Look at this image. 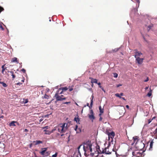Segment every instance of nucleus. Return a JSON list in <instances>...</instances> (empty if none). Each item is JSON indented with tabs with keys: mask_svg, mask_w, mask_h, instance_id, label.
Returning a JSON list of instances; mask_svg holds the SVG:
<instances>
[{
	"mask_svg": "<svg viewBox=\"0 0 157 157\" xmlns=\"http://www.w3.org/2000/svg\"><path fill=\"white\" fill-rule=\"evenodd\" d=\"M92 145L90 141H88L84 143L83 148L85 151L84 155L86 156H87L90 155L89 154H87L86 152H92Z\"/></svg>",
	"mask_w": 157,
	"mask_h": 157,
	"instance_id": "f257e3e1",
	"label": "nucleus"
},
{
	"mask_svg": "<svg viewBox=\"0 0 157 157\" xmlns=\"http://www.w3.org/2000/svg\"><path fill=\"white\" fill-rule=\"evenodd\" d=\"M55 96L56 97V100L57 101H62L65 100L66 99V98L65 97H61V96H59V95H57V94H55Z\"/></svg>",
	"mask_w": 157,
	"mask_h": 157,
	"instance_id": "f03ea898",
	"label": "nucleus"
},
{
	"mask_svg": "<svg viewBox=\"0 0 157 157\" xmlns=\"http://www.w3.org/2000/svg\"><path fill=\"white\" fill-rule=\"evenodd\" d=\"M132 154L133 156H135L137 157H141L142 155L141 153L138 151H135L133 152Z\"/></svg>",
	"mask_w": 157,
	"mask_h": 157,
	"instance_id": "7ed1b4c3",
	"label": "nucleus"
},
{
	"mask_svg": "<svg viewBox=\"0 0 157 157\" xmlns=\"http://www.w3.org/2000/svg\"><path fill=\"white\" fill-rule=\"evenodd\" d=\"M106 133L108 136V138L109 139H110V138L113 139L115 136V133L113 131H112L111 132H106Z\"/></svg>",
	"mask_w": 157,
	"mask_h": 157,
	"instance_id": "20e7f679",
	"label": "nucleus"
},
{
	"mask_svg": "<svg viewBox=\"0 0 157 157\" xmlns=\"http://www.w3.org/2000/svg\"><path fill=\"white\" fill-rule=\"evenodd\" d=\"M61 124V125H60V133L64 132L66 131V129H67V128H65L66 123H64Z\"/></svg>",
	"mask_w": 157,
	"mask_h": 157,
	"instance_id": "39448f33",
	"label": "nucleus"
},
{
	"mask_svg": "<svg viewBox=\"0 0 157 157\" xmlns=\"http://www.w3.org/2000/svg\"><path fill=\"white\" fill-rule=\"evenodd\" d=\"M90 114H89V118L91 120H92V121L95 119V117L94 116V112L93 111L92 109H91L90 110Z\"/></svg>",
	"mask_w": 157,
	"mask_h": 157,
	"instance_id": "423d86ee",
	"label": "nucleus"
},
{
	"mask_svg": "<svg viewBox=\"0 0 157 157\" xmlns=\"http://www.w3.org/2000/svg\"><path fill=\"white\" fill-rule=\"evenodd\" d=\"M134 51H135V57L136 58L139 57L142 54L140 52L137 51V50H135Z\"/></svg>",
	"mask_w": 157,
	"mask_h": 157,
	"instance_id": "0eeeda50",
	"label": "nucleus"
},
{
	"mask_svg": "<svg viewBox=\"0 0 157 157\" xmlns=\"http://www.w3.org/2000/svg\"><path fill=\"white\" fill-rule=\"evenodd\" d=\"M57 128H54L51 131H49L48 130H44V131L45 132V134L50 135L51 133H53L54 131L56 130Z\"/></svg>",
	"mask_w": 157,
	"mask_h": 157,
	"instance_id": "6e6552de",
	"label": "nucleus"
},
{
	"mask_svg": "<svg viewBox=\"0 0 157 157\" xmlns=\"http://www.w3.org/2000/svg\"><path fill=\"white\" fill-rule=\"evenodd\" d=\"M144 59V58H140V57H138L136 58V60L138 64H140L143 63Z\"/></svg>",
	"mask_w": 157,
	"mask_h": 157,
	"instance_id": "1a4fd4ad",
	"label": "nucleus"
},
{
	"mask_svg": "<svg viewBox=\"0 0 157 157\" xmlns=\"http://www.w3.org/2000/svg\"><path fill=\"white\" fill-rule=\"evenodd\" d=\"M78 125H76L75 128V130L76 132L77 133H80L81 132V129L80 128H78Z\"/></svg>",
	"mask_w": 157,
	"mask_h": 157,
	"instance_id": "9d476101",
	"label": "nucleus"
},
{
	"mask_svg": "<svg viewBox=\"0 0 157 157\" xmlns=\"http://www.w3.org/2000/svg\"><path fill=\"white\" fill-rule=\"evenodd\" d=\"M11 62H17V63H19L18 60H17V58L16 57H14L11 60Z\"/></svg>",
	"mask_w": 157,
	"mask_h": 157,
	"instance_id": "9b49d317",
	"label": "nucleus"
},
{
	"mask_svg": "<svg viewBox=\"0 0 157 157\" xmlns=\"http://www.w3.org/2000/svg\"><path fill=\"white\" fill-rule=\"evenodd\" d=\"M151 134L152 136L154 135H155L156 136H157V127L155 131L153 132H151Z\"/></svg>",
	"mask_w": 157,
	"mask_h": 157,
	"instance_id": "f8f14e48",
	"label": "nucleus"
},
{
	"mask_svg": "<svg viewBox=\"0 0 157 157\" xmlns=\"http://www.w3.org/2000/svg\"><path fill=\"white\" fill-rule=\"evenodd\" d=\"M62 90L61 89V88L59 89L56 94H57V95L62 94L63 92L62 91Z\"/></svg>",
	"mask_w": 157,
	"mask_h": 157,
	"instance_id": "ddd939ff",
	"label": "nucleus"
},
{
	"mask_svg": "<svg viewBox=\"0 0 157 157\" xmlns=\"http://www.w3.org/2000/svg\"><path fill=\"white\" fill-rule=\"evenodd\" d=\"M138 137L137 136H135L134 137H133V139L134 140V143H136V144L138 141Z\"/></svg>",
	"mask_w": 157,
	"mask_h": 157,
	"instance_id": "4468645a",
	"label": "nucleus"
},
{
	"mask_svg": "<svg viewBox=\"0 0 157 157\" xmlns=\"http://www.w3.org/2000/svg\"><path fill=\"white\" fill-rule=\"evenodd\" d=\"M153 27V24H151L150 25L147 26V29L148 31L150 30L152 27Z\"/></svg>",
	"mask_w": 157,
	"mask_h": 157,
	"instance_id": "2eb2a0df",
	"label": "nucleus"
},
{
	"mask_svg": "<svg viewBox=\"0 0 157 157\" xmlns=\"http://www.w3.org/2000/svg\"><path fill=\"white\" fill-rule=\"evenodd\" d=\"M17 122V121H11L10 124V126H16V125L15 124V123H16Z\"/></svg>",
	"mask_w": 157,
	"mask_h": 157,
	"instance_id": "dca6fc26",
	"label": "nucleus"
},
{
	"mask_svg": "<svg viewBox=\"0 0 157 157\" xmlns=\"http://www.w3.org/2000/svg\"><path fill=\"white\" fill-rule=\"evenodd\" d=\"M153 143H154V142H153V140L151 141V142L150 143L149 150H151V149L152 148V146H153Z\"/></svg>",
	"mask_w": 157,
	"mask_h": 157,
	"instance_id": "f3484780",
	"label": "nucleus"
},
{
	"mask_svg": "<svg viewBox=\"0 0 157 157\" xmlns=\"http://www.w3.org/2000/svg\"><path fill=\"white\" fill-rule=\"evenodd\" d=\"M61 88L62 90V91L63 92L67 90L68 89V88L66 87H61Z\"/></svg>",
	"mask_w": 157,
	"mask_h": 157,
	"instance_id": "a211bd4d",
	"label": "nucleus"
},
{
	"mask_svg": "<svg viewBox=\"0 0 157 157\" xmlns=\"http://www.w3.org/2000/svg\"><path fill=\"white\" fill-rule=\"evenodd\" d=\"M156 118V117H154L152 118V119H148V124H150L151 122V121H152L153 120H154V119H155Z\"/></svg>",
	"mask_w": 157,
	"mask_h": 157,
	"instance_id": "6ab92c4d",
	"label": "nucleus"
},
{
	"mask_svg": "<svg viewBox=\"0 0 157 157\" xmlns=\"http://www.w3.org/2000/svg\"><path fill=\"white\" fill-rule=\"evenodd\" d=\"M91 82L98 83V80L96 79L92 78L91 80Z\"/></svg>",
	"mask_w": 157,
	"mask_h": 157,
	"instance_id": "aec40b11",
	"label": "nucleus"
},
{
	"mask_svg": "<svg viewBox=\"0 0 157 157\" xmlns=\"http://www.w3.org/2000/svg\"><path fill=\"white\" fill-rule=\"evenodd\" d=\"M10 72L12 76L13 80L15 78V75L14 74V72L13 71H10Z\"/></svg>",
	"mask_w": 157,
	"mask_h": 157,
	"instance_id": "412c9836",
	"label": "nucleus"
},
{
	"mask_svg": "<svg viewBox=\"0 0 157 157\" xmlns=\"http://www.w3.org/2000/svg\"><path fill=\"white\" fill-rule=\"evenodd\" d=\"M99 109L100 113H103L104 112V109L103 108H102L101 106H99Z\"/></svg>",
	"mask_w": 157,
	"mask_h": 157,
	"instance_id": "4be33fe9",
	"label": "nucleus"
},
{
	"mask_svg": "<svg viewBox=\"0 0 157 157\" xmlns=\"http://www.w3.org/2000/svg\"><path fill=\"white\" fill-rule=\"evenodd\" d=\"M78 117V116L77 117H75L74 119V121H75L77 123H78V122L79 123V119Z\"/></svg>",
	"mask_w": 157,
	"mask_h": 157,
	"instance_id": "5701e85b",
	"label": "nucleus"
},
{
	"mask_svg": "<svg viewBox=\"0 0 157 157\" xmlns=\"http://www.w3.org/2000/svg\"><path fill=\"white\" fill-rule=\"evenodd\" d=\"M5 66V65H2V74H3L4 71L5 70V69L6 68H4Z\"/></svg>",
	"mask_w": 157,
	"mask_h": 157,
	"instance_id": "b1692460",
	"label": "nucleus"
},
{
	"mask_svg": "<svg viewBox=\"0 0 157 157\" xmlns=\"http://www.w3.org/2000/svg\"><path fill=\"white\" fill-rule=\"evenodd\" d=\"M109 149V148L108 147L107 148H105V149H104L102 151V153H105L106 154V151L107 150Z\"/></svg>",
	"mask_w": 157,
	"mask_h": 157,
	"instance_id": "393cba45",
	"label": "nucleus"
},
{
	"mask_svg": "<svg viewBox=\"0 0 157 157\" xmlns=\"http://www.w3.org/2000/svg\"><path fill=\"white\" fill-rule=\"evenodd\" d=\"M36 144H40L42 143V141H40V140H36Z\"/></svg>",
	"mask_w": 157,
	"mask_h": 157,
	"instance_id": "a878e982",
	"label": "nucleus"
},
{
	"mask_svg": "<svg viewBox=\"0 0 157 157\" xmlns=\"http://www.w3.org/2000/svg\"><path fill=\"white\" fill-rule=\"evenodd\" d=\"M91 97H92V99L91 100V102H90V106H91V107H92V105H93V98H94V96H93L92 95Z\"/></svg>",
	"mask_w": 157,
	"mask_h": 157,
	"instance_id": "bb28decb",
	"label": "nucleus"
},
{
	"mask_svg": "<svg viewBox=\"0 0 157 157\" xmlns=\"http://www.w3.org/2000/svg\"><path fill=\"white\" fill-rule=\"evenodd\" d=\"M45 152V150H42V151L40 152V153L42 155H44Z\"/></svg>",
	"mask_w": 157,
	"mask_h": 157,
	"instance_id": "cd10ccee",
	"label": "nucleus"
},
{
	"mask_svg": "<svg viewBox=\"0 0 157 157\" xmlns=\"http://www.w3.org/2000/svg\"><path fill=\"white\" fill-rule=\"evenodd\" d=\"M68 89L69 91H71L73 90V86L70 87V86H69Z\"/></svg>",
	"mask_w": 157,
	"mask_h": 157,
	"instance_id": "c85d7f7f",
	"label": "nucleus"
},
{
	"mask_svg": "<svg viewBox=\"0 0 157 157\" xmlns=\"http://www.w3.org/2000/svg\"><path fill=\"white\" fill-rule=\"evenodd\" d=\"M54 128H56V130L57 129V130L58 131V132L60 133V129H61V128H60V126H58V127H54Z\"/></svg>",
	"mask_w": 157,
	"mask_h": 157,
	"instance_id": "c756f323",
	"label": "nucleus"
},
{
	"mask_svg": "<svg viewBox=\"0 0 157 157\" xmlns=\"http://www.w3.org/2000/svg\"><path fill=\"white\" fill-rule=\"evenodd\" d=\"M112 152L109 150V149L108 150H107L106 154H111Z\"/></svg>",
	"mask_w": 157,
	"mask_h": 157,
	"instance_id": "7c9ffc66",
	"label": "nucleus"
},
{
	"mask_svg": "<svg viewBox=\"0 0 157 157\" xmlns=\"http://www.w3.org/2000/svg\"><path fill=\"white\" fill-rule=\"evenodd\" d=\"M44 98L46 99H48L49 98V96L47 95L46 94H45L44 96Z\"/></svg>",
	"mask_w": 157,
	"mask_h": 157,
	"instance_id": "2f4dec72",
	"label": "nucleus"
},
{
	"mask_svg": "<svg viewBox=\"0 0 157 157\" xmlns=\"http://www.w3.org/2000/svg\"><path fill=\"white\" fill-rule=\"evenodd\" d=\"M50 153L51 152L49 151L46 152L45 153V156H48L50 154Z\"/></svg>",
	"mask_w": 157,
	"mask_h": 157,
	"instance_id": "473e14b6",
	"label": "nucleus"
},
{
	"mask_svg": "<svg viewBox=\"0 0 157 157\" xmlns=\"http://www.w3.org/2000/svg\"><path fill=\"white\" fill-rule=\"evenodd\" d=\"M1 84H2V86L4 87H6L7 86V85H6V84L4 83L3 82H1Z\"/></svg>",
	"mask_w": 157,
	"mask_h": 157,
	"instance_id": "72a5a7b5",
	"label": "nucleus"
},
{
	"mask_svg": "<svg viewBox=\"0 0 157 157\" xmlns=\"http://www.w3.org/2000/svg\"><path fill=\"white\" fill-rule=\"evenodd\" d=\"M147 95L149 97H150L151 95V90L147 94Z\"/></svg>",
	"mask_w": 157,
	"mask_h": 157,
	"instance_id": "f704fd0d",
	"label": "nucleus"
},
{
	"mask_svg": "<svg viewBox=\"0 0 157 157\" xmlns=\"http://www.w3.org/2000/svg\"><path fill=\"white\" fill-rule=\"evenodd\" d=\"M113 76L114 77L116 78L118 76V74L117 73H113Z\"/></svg>",
	"mask_w": 157,
	"mask_h": 157,
	"instance_id": "c9c22d12",
	"label": "nucleus"
},
{
	"mask_svg": "<svg viewBox=\"0 0 157 157\" xmlns=\"http://www.w3.org/2000/svg\"><path fill=\"white\" fill-rule=\"evenodd\" d=\"M115 95L117 97H118L120 98H121V97L120 96V94L118 93L115 94Z\"/></svg>",
	"mask_w": 157,
	"mask_h": 157,
	"instance_id": "e433bc0d",
	"label": "nucleus"
},
{
	"mask_svg": "<svg viewBox=\"0 0 157 157\" xmlns=\"http://www.w3.org/2000/svg\"><path fill=\"white\" fill-rule=\"evenodd\" d=\"M58 153L56 152L54 155H53L52 156V157H56L57 156Z\"/></svg>",
	"mask_w": 157,
	"mask_h": 157,
	"instance_id": "4c0bfd02",
	"label": "nucleus"
},
{
	"mask_svg": "<svg viewBox=\"0 0 157 157\" xmlns=\"http://www.w3.org/2000/svg\"><path fill=\"white\" fill-rule=\"evenodd\" d=\"M71 103V102H64L63 103V104H70Z\"/></svg>",
	"mask_w": 157,
	"mask_h": 157,
	"instance_id": "58836bf2",
	"label": "nucleus"
},
{
	"mask_svg": "<svg viewBox=\"0 0 157 157\" xmlns=\"http://www.w3.org/2000/svg\"><path fill=\"white\" fill-rule=\"evenodd\" d=\"M99 87L101 88L102 90L103 91H104V92H105V90H104V88H103V87L101 86H99Z\"/></svg>",
	"mask_w": 157,
	"mask_h": 157,
	"instance_id": "ea45409f",
	"label": "nucleus"
},
{
	"mask_svg": "<svg viewBox=\"0 0 157 157\" xmlns=\"http://www.w3.org/2000/svg\"><path fill=\"white\" fill-rule=\"evenodd\" d=\"M82 145H81L80 146H79L78 148V152L80 154V151H79V149H80V147Z\"/></svg>",
	"mask_w": 157,
	"mask_h": 157,
	"instance_id": "a19ab883",
	"label": "nucleus"
},
{
	"mask_svg": "<svg viewBox=\"0 0 157 157\" xmlns=\"http://www.w3.org/2000/svg\"><path fill=\"white\" fill-rule=\"evenodd\" d=\"M4 10L3 8L2 7L0 6V12L3 11Z\"/></svg>",
	"mask_w": 157,
	"mask_h": 157,
	"instance_id": "79ce46f5",
	"label": "nucleus"
},
{
	"mask_svg": "<svg viewBox=\"0 0 157 157\" xmlns=\"http://www.w3.org/2000/svg\"><path fill=\"white\" fill-rule=\"evenodd\" d=\"M0 28L1 29V30H4V29L2 27V25H0Z\"/></svg>",
	"mask_w": 157,
	"mask_h": 157,
	"instance_id": "37998d69",
	"label": "nucleus"
},
{
	"mask_svg": "<svg viewBox=\"0 0 157 157\" xmlns=\"http://www.w3.org/2000/svg\"><path fill=\"white\" fill-rule=\"evenodd\" d=\"M21 71L24 73H25L26 72V70L24 69H22L21 70Z\"/></svg>",
	"mask_w": 157,
	"mask_h": 157,
	"instance_id": "c03bdc74",
	"label": "nucleus"
},
{
	"mask_svg": "<svg viewBox=\"0 0 157 157\" xmlns=\"http://www.w3.org/2000/svg\"><path fill=\"white\" fill-rule=\"evenodd\" d=\"M136 1L138 3V6L139 5L140 1L139 0H136Z\"/></svg>",
	"mask_w": 157,
	"mask_h": 157,
	"instance_id": "a18cd8bd",
	"label": "nucleus"
},
{
	"mask_svg": "<svg viewBox=\"0 0 157 157\" xmlns=\"http://www.w3.org/2000/svg\"><path fill=\"white\" fill-rule=\"evenodd\" d=\"M47 149H48V148L45 147V148H42V150H45V151H46L47 150Z\"/></svg>",
	"mask_w": 157,
	"mask_h": 157,
	"instance_id": "49530a36",
	"label": "nucleus"
},
{
	"mask_svg": "<svg viewBox=\"0 0 157 157\" xmlns=\"http://www.w3.org/2000/svg\"><path fill=\"white\" fill-rule=\"evenodd\" d=\"M149 80L148 77H147L146 80H145L144 81L145 82H147Z\"/></svg>",
	"mask_w": 157,
	"mask_h": 157,
	"instance_id": "de8ad7c7",
	"label": "nucleus"
},
{
	"mask_svg": "<svg viewBox=\"0 0 157 157\" xmlns=\"http://www.w3.org/2000/svg\"><path fill=\"white\" fill-rule=\"evenodd\" d=\"M22 83H21L20 82H18L16 83V85H17L20 86L22 84Z\"/></svg>",
	"mask_w": 157,
	"mask_h": 157,
	"instance_id": "09e8293b",
	"label": "nucleus"
},
{
	"mask_svg": "<svg viewBox=\"0 0 157 157\" xmlns=\"http://www.w3.org/2000/svg\"><path fill=\"white\" fill-rule=\"evenodd\" d=\"M102 119V118L101 117H100V118L99 119V121H101Z\"/></svg>",
	"mask_w": 157,
	"mask_h": 157,
	"instance_id": "8fccbe9b",
	"label": "nucleus"
},
{
	"mask_svg": "<svg viewBox=\"0 0 157 157\" xmlns=\"http://www.w3.org/2000/svg\"><path fill=\"white\" fill-rule=\"evenodd\" d=\"M122 86V85L121 84H118L117 85V87H119V86Z\"/></svg>",
	"mask_w": 157,
	"mask_h": 157,
	"instance_id": "3c124183",
	"label": "nucleus"
},
{
	"mask_svg": "<svg viewBox=\"0 0 157 157\" xmlns=\"http://www.w3.org/2000/svg\"><path fill=\"white\" fill-rule=\"evenodd\" d=\"M90 155H91V156H93L94 155V153H90Z\"/></svg>",
	"mask_w": 157,
	"mask_h": 157,
	"instance_id": "603ef678",
	"label": "nucleus"
},
{
	"mask_svg": "<svg viewBox=\"0 0 157 157\" xmlns=\"http://www.w3.org/2000/svg\"><path fill=\"white\" fill-rule=\"evenodd\" d=\"M126 107L128 109H129V106L128 105H126Z\"/></svg>",
	"mask_w": 157,
	"mask_h": 157,
	"instance_id": "864d4df0",
	"label": "nucleus"
},
{
	"mask_svg": "<svg viewBox=\"0 0 157 157\" xmlns=\"http://www.w3.org/2000/svg\"><path fill=\"white\" fill-rule=\"evenodd\" d=\"M28 101L27 99H26L25 102V103H26L28 102Z\"/></svg>",
	"mask_w": 157,
	"mask_h": 157,
	"instance_id": "5fc2aeb1",
	"label": "nucleus"
},
{
	"mask_svg": "<svg viewBox=\"0 0 157 157\" xmlns=\"http://www.w3.org/2000/svg\"><path fill=\"white\" fill-rule=\"evenodd\" d=\"M102 113H100L99 114V116L100 117H101V116Z\"/></svg>",
	"mask_w": 157,
	"mask_h": 157,
	"instance_id": "6e6d98bb",
	"label": "nucleus"
},
{
	"mask_svg": "<svg viewBox=\"0 0 157 157\" xmlns=\"http://www.w3.org/2000/svg\"><path fill=\"white\" fill-rule=\"evenodd\" d=\"M24 131H25V132H27L28 131V130L27 129H25Z\"/></svg>",
	"mask_w": 157,
	"mask_h": 157,
	"instance_id": "4d7b16f0",
	"label": "nucleus"
},
{
	"mask_svg": "<svg viewBox=\"0 0 157 157\" xmlns=\"http://www.w3.org/2000/svg\"><path fill=\"white\" fill-rule=\"evenodd\" d=\"M120 96H122L123 95V93H121L120 94Z\"/></svg>",
	"mask_w": 157,
	"mask_h": 157,
	"instance_id": "13d9d810",
	"label": "nucleus"
},
{
	"mask_svg": "<svg viewBox=\"0 0 157 157\" xmlns=\"http://www.w3.org/2000/svg\"><path fill=\"white\" fill-rule=\"evenodd\" d=\"M121 98L123 100H125V101L126 100L124 98V97H121Z\"/></svg>",
	"mask_w": 157,
	"mask_h": 157,
	"instance_id": "bf43d9fd",
	"label": "nucleus"
},
{
	"mask_svg": "<svg viewBox=\"0 0 157 157\" xmlns=\"http://www.w3.org/2000/svg\"><path fill=\"white\" fill-rule=\"evenodd\" d=\"M148 87H146L145 88V90H147L148 89Z\"/></svg>",
	"mask_w": 157,
	"mask_h": 157,
	"instance_id": "052dcab7",
	"label": "nucleus"
},
{
	"mask_svg": "<svg viewBox=\"0 0 157 157\" xmlns=\"http://www.w3.org/2000/svg\"><path fill=\"white\" fill-rule=\"evenodd\" d=\"M42 120H43L42 119H40V122H41V121H42Z\"/></svg>",
	"mask_w": 157,
	"mask_h": 157,
	"instance_id": "680f3d73",
	"label": "nucleus"
},
{
	"mask_svg": "<svg viewBox=\"0 0 157 157\" xmlns=\"http://www.w3.org/2000/svg\"><path fill=\"white\" fill-rule=\"evenodd\" d=\"M24 80H25V79H24V78H23V79H22V80H21V81H22V82H24Z\"/></svg>",
	"mask_w": 157,
	"mask_h": 157,
	"instance_id": "e2e57ef3",
	"label": "nucleus"
},
{
	"mask_svg": "<svg viewBox=\"0 0 157 157\" xmlns=\"http://www.w3.org/2000/svg\"><path fill=\"white\" fill-rule=\"evenodd\" d=\"M99 85V86H101L100 85H101V83L100 82H99L98 83H97Z\"/></svg>",
	"mask_w": 157,
	"mask_h": 157,
	"instance_id": "0e129e2a",
	"label": "nucleus"
},
{
	"mask_svg": "<svg viewBox=\"0 0 157 157\" xmlns=\"http://www.w3.org/2000/svg\"><path fill=\"white\" fill-rule=\"evenodd\" d=\"M89 103H87V105H87V106H89Z\"/></svg>",
	"mask_w": 157,
	"mask_h": 157,
	"instance_id": "69168bd1",
	"label": "nucleus"
},
{
	"mask_svg": "<svg viewBox=\"0 0 157 157\" xmlns=\"http://www.w3.org/2000/svg\"><path fill=\"white\" fill-rule=\"evenodd\" d=\"M89 108H90V109H91V108H92V107H91V106H90H90H89Z\"/></svg>",
	"mask_w": 157,
	"mask_h": 157,
	"instance_id": "338daca9",
	"label": "nucleus"
},
{
	"mask_svg": "<svg viewBox=\"0 0 157 157\" xmlns=\"http://www.w3.org/2000/svg\"><path fill=\"white\" fill-rule=\"evenodd\" d=\"M0 144L2 145V146H3L4 145V144H2L1 143H0Z\"/></svg>",
	"mask_w": 157,
	"mask_h": 157,
	"instance_id": "774afa93",
	"label": "nucleus"
}]
</instances>
